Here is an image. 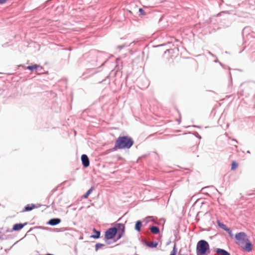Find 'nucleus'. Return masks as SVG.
<instances>
[{"instance_id": "obj_3", "label": "nucleus", "mask_w": 255, "mask_h": 255, "mask_svg": "<svg viewBox=\"0 0 255 255\" xmlns=\"http://www.w3.org/2000/svg\"><path fill=\"white\" fill-rule=\"evenodd\" d=\"M197 254L203 255L205 254L209 250V245L208 242L205 240L199 241L197 245Z\"/></svg>"}, {"instance_id": "obj_18", "label": "nucleus", "mask_w": 255, "mask_h": 255, "mask_svg": "<svg viewBox=\"0 0 255 255\" xmlns=\"http://www.w3.org/2000/svg\"><path fill=\"white\" fill-rule=\"evenodd\" d=\"M176 254H177V249L176 247V245H175L174 246L172 252H171V254L170 255H176Z\"/></svg>"}, {"instance_id": "obj_17", "label": "nucleus", "mask_w": 255, "mask_h": 255, "mask_svg": "<svg viewBox=\"0 0 255 255\" xmlns=\"http://www.w3.org/2000/svg\"><path fill=\"white\" fill-rule=\"evenodd\" d=\"M93 191V188H91L83 196L84 198H88V196L92 193Z\"/></svg>"}, {"instance_id": "obj_24", "label": "nucleus", "mask_w": 255, "mask_h": 255, "mask_svg": "<svg viewBox=\"0 0 255 255\" xmlns=\"http://www.w3.org/2000/svg\"><path fill=\"white\" fill-rule=\"evenodd\" d=\"M139 11L140 12V14H141V15H145V13L144 10H143L142 8H139Z\"/></svg>"}, {"instance_id": "obj_22", "label": "nucleus", "mask_w": 255, "mask_h": 255, "mask_svg": "<svg viewBox=\"0 0 255 255\" xmlns=\"http://www.w3.org/2000/svg\"><path fill=\"white\" fill-rule=\"evenodd\" d=\"M152 217L148 216V217H146L144 219V220L146 221V223H148L151 221H152Z\"/></svg>"}, {"instance_id": "obj_26", "label": "nucleus", "mask_w": 255, "mask_h": 255, "mask_svg": "<svg viewBox=\"0 0 255 255\" xmlns=\"http://www.w3.org/2000/svg\"><path fill=\"white\" fill-rule=\"evenodd\" d=\"M247 153H250V151H249V150H248V151H247Z\"/></svg>"}, {"instance_id": "obj_16", "label": "nucleus", "mask_w": 255, "mask_h": 255, "mask_svg": "<svg viewBox=\"0 0 255 255\" xmlns=\"http://www.w3.org/2000/svg\"><path fill=\"white\" fill-rule=\"evenodd\" d=\"M218 225L221 228L224 230L225 231H226V230L228 228L226 225L223 223H220V222H218Z\"/></svg>"}, {"instance_id": "obj_7", "label": "nucleus", "mask_w": 255, "mask_h": 255, "mask_svg": "<svg viewBox=\"0 0 255 255\" xmlns=\"http://www.w3.org/2000/svg\"><path fill=\"white\" fill-rule=\"evenodd\" d=\"M216 252L218 255H230L227 251L221 249H217Z\"/></svg>"}, {"instance_id": "obj_19", "label": "nucleus", "mask_w": 255, "mask_h": 255, "mask_svg": "<svg viewBox=\"0 0 255 255\" xmlns=\"http://www.w3.org/2000/svg\"><path fill=\"white\" fill-rule=\"evenodd\" d=\"M104 246V245L103 244L98 243L96 245L95 248H96V251H97L101 247Z\"/></svg>"}, {"instance_id": "obj_6", "label": "nucleus", "mask_w": 255, "mask_h": 255, "mask_svg": "<svg viewBox=\"0 0 255 255\" xmlns=\"http://www.w3.org/2000/svg\"><path fill=\"white\" fill-rule=\"evenodd\" d=\"M61 222V220L59 218H53L50 219L48 222V224L51 226H55Z\"/></svg>"}, {"instance_id": "obj_10", "label": "nucleus", "mask_w": 255, "mask_h": 255, "mask_svg": "<svg viewBox=\"0 0 255 255\" xmlns=\"http://www.w3.org/2000/svg\"><path fill=\"white\" fill-rule=\"evenodd\" d=\"M142 226V223L140 221H137L135 225L134 229L137 231L139 232L141 230V227Z\"/></svg>"}, {"instance_id": "obj_9", "label": "nucleus", "mask_w": 255, "mask_h": 255, "mask_svg": "<svg viewBox=\"0 0 255 255\" xmlns=\"http://www.w3.org/2000/svg\"><path fill=\"white\" fill-rule=\"evenodd\" d=\"M27 69H29L30 70H36V71H39V69H42L41 67L37 65H34L32 66H28L26 67Z\"/></svg>"}, {"instance_id": "obj_21", "label": "nucleus", "mask_w": 255, "mask_h": 255, "mask_svg": "<svg viewBox=\"0 0 255 255\" xmlns=\"http://www.w3.org/2000/svg\"><path fill=\"white\" fill-rule=\"evenodd\" d=\"M226 231H227L228 234H229L230 236L232 238L233 237V234L232 233V231L229 229V228H227L226 230Z\"/></svg>"}, {"instance_id": "obj_12", "label": "nucleus", "mask_w": 255, "mask_h": 255, "mask_svg": "<svg viewBox=\"0 0 255 255\" xmlns=\"http://www.w3.org/2000/svg\"><path fill=\"white\" fill-rule=\"evenodd\" d=\"M146 245L148 247L153 248H156L157 247V246L158 245V243L156 242H151L146 243Z\"/></svg>"}, {"instance_id": "obj_11", "label": "nucleus", "mask_w": 255, "mask_h": 255, "mask_svg": "<svg viewBox=\"0 0 255 255\" xmlns=\"http://www.w3.org/2000/svg\"><path fill=\"white\" fill-rule=\"evenodd\" d=\"M150 231L154 234H157L159 233V229L156 226H152L150 228Z\"/></svg>"}, {"instance_id": "obj_4", "label": "nucleus", "mask_w": 255, "mask_h": 255, "mask_svg": "<svg viewBox=\"0 0 255 255\" xmlns=\"http://www.w3.org/2000/svg\"><path fill=\"white\" fill-rule=\"evenodd\" d=\"M117 234V228L113 227L108 229L105 233V238L107 240L112 239Z\"/></svg>"}, {"instance_id": "obj_1", "label": "nucleus", "mask_w": 255, "mask_h": 255, "mask_svg": "<svg viewBox=\"0 0 255 255\" xmlns=\"http://www.w3.org/2000/svg\"><path fill=\"white\" fill-rule=\"evenodd\" d=\"M235 239L237 240L236 244L243 250L248 252L252 251V244L246 233L244 232L237 233L235 235Z\"/></svg>"}, {"instance_id": "obj_2", "label": "nucleus", "mask_w": 255, "mask_h": 255, "mask_svg": "<svg viewBox=\"0 0 255 255\" xmlns=\"http://www.w3.org/2000/svg\"><path fill=\"white\" fill-rule=\"evenodd\" d=\"M133 143L131 138L127 136H119L116 140L114 149L129 148Z\"/></svg>"}, {"instance_id": "obj_14", "label": "nucleus", "mask_w": 255, "mask_h": 255, "mask_svg": "<svg viewBox=\"0 0 255 255\" xmlns=\"http://www.w3.org/2000/svg\"><path fill=\"white\" fill-rule=\"evenodd\" d=\"M34 207H35V205L33 204H31V205L29 204H28L25 207V211H31L34 208Z\"/></svg>"}, {"instance_id": "obj_15", "label": "nucleus", "mask_w": 255, "mask_h": 255, "mask_svg": "<svg viewBox=\"0 0 255 255\" xmlns=\"http://www.w3.org/2000/svg\"><path fill=\"white\" fill-rule=\"evenodd\" d=\"M125 225L123 224H119L118 225L117 230H119L121 232H125Z\"/></svg>"}, {"instance_id": "obj_27", "label": "nucleus", "mask_w": 255, "mask_h": 255, "mask_svg": "<svg viewBox=\"0 0 255 255\" xmlns=\"http://www.w3.org/2000/svg\"><path fill=\"white\" fill-rule=\"evenodd\" d=\"M209 53L211 55H212V54L210 52H209Z\"/></svg>"}, {"instance_id": "obj_23", "label": "nucleus", "mask_w": 255, "mask_h": 255, "mask_svg": "<svg viewBox=\"0 0 255 255\" xmlns=\"http://www.w3.org/2000/svg\"><path fill=\"white\" fill-rule=\"evenodd\" d=\"M124 234V232H119V234H118V239H120L123 236Z\"/></svg>"}, {"instance_id": "obj_5", "label": "nucleus", "mask_w": 255, "mask_h": 255, "mask_svg": "<svg viewBox=\"0 0 255 255\" xmlns=\"http://www.w3.org/2000/svg\"><path fill=\"white\" fill-rule=\"evenodd\" d=\"M81 160L82 164L85 167H87L89 166L90 162L88 156L86 154H83L81 156Z\"/></svg>"}, {"instance_id": "obj_8", "label": "nucleus", "mask_w": 255, "mask_h": 255, "mask_svg": "<svg viewBox=\"0 0 255 255\" xmlns=\"http://www.w3.org/2000/svg\"><path fill=\"white\" fill-rule=\"evenodd\" d=\"M24 227V225L22 224H16L13 226L12 229L14 231H19L21 230Z\"/></svg>"}, {"instance_id": "obj_20", "label": "nucleus", "mask_w": 255, "mask_h": 255, "mask_svg": "<svg viewBox=\"0 0 255 255\" xmlns=\"http://www.w3.org/2000/svg\"><path fill=\"white\" fill-rule=\"evenodd\" d=\"M237 166H238V164L235 162H233V163L232 164L231 169L234 170L237 167Z\"/></svg>"}, {"instance_id": "obj_13", "label": "nucleus", "mask_w": 255, "mask_h": 255, "mask_svg": "<svg viewBox=\"0 0 255 255\" xmlns=\"http://www.w3.org/2000/svg\"><path fill=\"white\" fill-rule=\"evenodd\" d=\"M94 231L95 232L96 234L91 236V237L94 239H98L100 236V232L99 231H97L95 229H94Z\"/></svg>"}, {"instance_id": "obj_25", "label": "nucleus", "mask_w": 255, "mask_h": 255, "mask_svg": "<svg viewBox=\"0 0 255 255\" xmlns=\"http://www.w3.org/2000/svg\"><path fill=\"white\" fill-rule=\"evenodd\" d=\"M125 46V45H121V46H119L118 47V48H119L120 49H122L123 47H124Z\"/></svg>"}]
</instances>
